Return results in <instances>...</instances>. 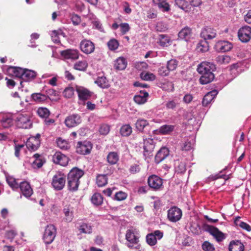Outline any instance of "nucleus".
Here are the masks:
<instances>
[{
  "label": "nucleus",
  "mask_w": 251,
  "mask_h": 251,
  "mask_svg": "<svg viewBox=\"0 0 251 251\" xmlns=\"http://www.w3.org/2000/svg\"><path fill=\"white\" fill-rule=\"evenodd\" d=\"M140 236L138 231L135 228H130L127 230L126 234V239L127 241V246L130 248L140 249L141 245L138 244Z\"/></svg>",
  "instance_id": "obj_1"
},
{
  "label": "nucleus",
  "mask_w": 251,
  "mask_h": 251,
  "mask_svg": "<svg viewBox=\"0 0 251 251\" xmlns=\"http://www.w3.org/2000/svg\"><path fill=\"white\" fill-rule=\"evenodd\" d=\"M15 122L19 128L27 129L30 128L32 126L30 116L26 113L18 114L16 118Z\"/></svg>",
  "instance_id": "obj_2"
},
{
  "label": "nucleus",
  "mask_w": 251,
  "mask_h": 251,
  "mask_svg": "<svg viewBox=\"0 0 251 251\" xmlns=\"http://www.w3.org/2000/svg\"><path fill=\"white\" fill-rule=\"evenodd\" d=\"M66 183V176L61 172H57L53 176L51 185L53 188L57 191L61 190L65 186Z\"/></svg>",
  "instance_id": "obj_3"
},
{
  "label": "nucleus",
  "mask_w": 251,
  "mask_h": 251,
  "mask_svg": "<svg viewBox=\"0 0 251 251\" xmlns=\"http://www.w3.org/2000/svg\"><path fill=\"white\" fill-rule=\"evenodd\" d=\"M56 232V228L53 225H48L43 236L44 242L47 245L50 244L54 241Z\"/></svg>",
  "instance_id": "obj_4"
},
{
  "label": "nucleus",
  "mask_w": 251,
  "mask_h": 251,
  "mask_svg": "<svg viewBox=\"0 0 251 251\" xmlns=\"http://www.w3.org/2000/svg\"><path fill=\"white\" fill-rule=\"evenodd\" d=\"M148 183L150 187L154 190H160L163 188V179L156 175L150 176Z\"/></svg>",
  "instance_id": "obj_5"
},
{
  "label": "nucleus",
  "mask_w": 251,
  "mask_h": 251,
  "mask_svg": "<svg viewBox=\"0 0 251 251\" xmlns=\"http://www.w3.org/2000/svg\"><path fill=\"white\" fill-rule=\"evenodd\" d=\"M181 210L176 206H173L168 210L167 217L172 222L178 221L182 217Z\"/></svg>",
  "instance_id": "obj_6"
},
{
  "label": "nucleus",
  "mask_w": 251,
  "mask_h": 251,
  "mask_svg": "<svg viewBox=\"0 0 251 251\" xmlns=\"http://www.w3.org/2000/svg\"><path fill=\"white\" fill-rule=\"evenodd\" d=\"M92 149V145L89 141L78 142L76 146V152L81 154H89Z\"/></svg>",
  "instance_id": "obj_7"
},
{
  "label": "nucleus",
  "mask_w": 251,
  "mask_h": 251,
  "mask_svg": "<svg viewBox=\"0 0 251 251\" xmlns=\"http://www.w3.org/2000/svg\"><path fill=\"white\" fill-rule=\"evenodd\" d=\"M163 236V232L160 230H156L147 235L146 241L149 245L152 246L157 243V240H160Z\"/></svg>",
  "instance_id": "obj_8"
},
{
  "label": "nucleus",
  "mask_w": 251,
  "mask_h": 251,
  "mask_svg": "<svg viewBox=\"0 0 251 251\" xmlns=\"http://www.w3.org/2000/svg\"><path fill=\"white\" fill-rule=\"evenodd\" d=\"M239 39L244 43L248 42L251 38V27L245 26L241 28L238 32Z\"/></svg>",
  "instance_id": "obj_9"
},
{
  "label": "nucleus",
  "mask_w": 251,
  "mask_h": 251,
  "mask_svg": "<svg viewBox=\"0 0 251 251\" xmlns=\"http://www.w3.org/2000/svg\"><path fill=\"white\" fill-rule=\"evenodd\" d=\"M81 122V117L77 114H72L67 117L64 122L65 125L70 128L77 126Z\"/></svg>",
  "instance_id": "obj_10"
},
{
  "label": "nucleus",
  "mask_w": 251,
  "mask_h": 251,
  "mask_svg": "<svg viewBox=\"0 0 251 251\" xmlns=\"http://www.w3.org/2000/svg\"><path fill=\"white\" fill-rule=\"evenodd\" d=\"M81 50L85 54L92 53L95 50V45L90 40L84 39L80 43Z\"/></svg>",
  "instance_id": "obj_11"
},
{
  "label": "nucleus",
  "mask_w": 251,
  "mask_h": 251,
  "mask_svg": "<svg viewBox=\"0 0 251 251\" xmlns=\"http://www.w3.org/2000/svg\"><path fill=\"white\" fill-rule=\"evenodd\" d=\"M216 69L215 65L209 62L203 61L200 64L197 68V71L200 74L208 72L214 71Z\"/></svg>",
  "instance_id": "obj_12"
},
{
  "label": "nucleus",
  "mask_w": 251,
  "mask_h": 251,
  "mask_svg": "<svg viewBox=\"0 0 251 251\" xmlns=\"http://www.w3.org/2000/svg\"><path fill=\"white\" fill-rule=\"evenodd\" d=\"M52 161L54 163L62 166H66L69 162V158L60 152H56L52 156Z\"/></svg>",
  "instance_id": "obj_13"
},
{
  "label": "nucleus",
  "mask_w": 251,
  "mask_h": 251,
  "mask_svg": "<svg viewBox=\"0 0 251 251\" xmlns=\"http://www.w3.org/2000/svg\"><path fill=\"white\" fill-rule=\"evenodd\" d=\"M232 47V44L227 41H219L215 45V49L218 52L228 51Z\"/></svg>",
  "instance_id": "obj_14"
},
{
  "label": "nucleus",
  "mask_w": 251,
  "mask_h": 251,
  "mask_svg": "<svg viewBox=\"0 0 251 251\" xmlns=\"http://www.w3.org/2000/svg\"><path fill=\"white\" fill-rule=\"evenodd\" d=\"M215 29L210 27L206 26L202 29L201 35L204 40H211L214 38L216 36Z\"/></svg>",
  "instance_id": "obj_15"
},
{
  "label": "nucleus",
  "mask_w": 251,
  "mask_h": 251,
  "mask_svg": "<svg viewBox=\"0 0 251 251\" xmlns=\"http://www.w3.org/2000/svg\"><path fill=\"white\" fill-rule=\"evenodd\" d=\"M19 187H20L23 195L27 198H29L33 194L32 189L29 183L26 181L21 182Z\"/></svg>",
  "instance_id": "obj_16"
},
{
  "label": "nucleus",
  "mask_w": 251,
  "mask_h": 251,
  "mask_svg": "<svg viewBox=\"0 0 251 251\" xmlns=\"http://www.w3.org/2000/svg\"><path fill=\"white\" fill-rule=\"evenodd\" d=\"M61 55L66 59L76 60L78 58L79 51L75 49H68L61 52Z\"/></svg>",
  "instance_id": "obj_17"
},
{
  "label": "nucleus",
  "mask_w": 251,
  "mask_h": 251,
  "mask_svg": "<svg viewBox=\"0 0 251 251\" xmlns=\"http://www.w3.org/2000/svg\"><path fill=\"white\" fill-rule=\"evenodd\" d=\"M178 36L180 39L184 40L186 42L189 41L192 36L191 28L188 26L184 27L179 32Z\"/></svg>",
  "instance_id": "obj_18"
},
{
  "label": "nucleus",
  "mask_w": 251,
  "mask_h": 251,
  "mask_svg": "<svg viewBox=\"0 0 251 251\" xmlns=\"http://www.w3.org/2000/svg\"><path fill=\"white\" fill-rule=\"evenodd\" d=\"M40 145V140L38 137H30L27 141L26 146L29 150L36 151Z\"/></svg>",
  "instance_id": "obj_19"
},
{
  "label": "nucleus",
  "mask_w": 251,
  "mask_h": 251,
  "mask_svg": "<svg viewBox=\"0 0 251 251\" xmlns=\"http://www.w3.org/2000/svg\"><path fill=\"white\" fill-rule=\"evenodd\" d=\"M169 154V151L168 148L166 147L161 148L159 151H158L155 156V162L158 164L163 160Z\"/></svg>",
  "instance_id": "obj_20"
},
{
  "label": "nucleus",
  "mask_w": 251,
  "mask_h": 251,
  "mask_svg": "<svg viewBox=\"0 0 251 251\" xmlns=\"http://www.w3.org/2000/svg\"><path fill=\"white\" fill-rule=\"evenodd\" d=\"M157 43L161 47H167L171 45L172 40L168 35L159 34L157 39Z\"/></svg>",
  "instance_id": "obj_21"
},
{
  "label": "nucleus",
  "mask_w": 251,
  "mask_h": 251,
  "mask_svg": "<svg viewBox=\"0 0 251 251\" xmlns=\"http://www.w3.org/2000/svg\"><path fill=\"white\" fill-rule=\"evenodd\" d=\"M107 170L109 171L106 175H98L96 178V183L99 187H102L105 186L107 183V175L112 173L113 170L107 168Z\"/></svg>",
  "instance_id": "obj_22"
},
{
  "label": "nucleus",
  "mask_w": 251,
  "mask_h": 251,
  "mask_svg": "<svg viewBox=\"0 0 251 251\" xmlns=\"http://www.w3.org/2000/svg\"><path fill=\"white\" fill-rule=\"evenodd\" d=\"M76 92L78 94L79 99L83 100L89 99L91 96V92L87 89L82 87H77Z\"/></svg>",
  "instance_id": "obj_23"
},
{
  "label": "nucleus",
  "mask_w": 251,
  "mask_h": 251,
  "mask_svg": "<svg viewBox=\"0 0 251 251\" xmlns=\"http://www.w3.org/2000/svg\"><path fill=\"white\" fill-rule=\"evenodd\" d=\"M83 175L84 172L82 170L77 168H74L69 173L68 177L79 181V179Z\"/></svg>",
  "instance_id": "obj_24"
},
{
  "label": "nucleus",
  "mask_w": 251,
  "mask_h": 251,
  "mask_svg": "<svg viewBox=\"0 0 251 251\" xmlns=\"http://www.w3.org/2000/svg\"><path fill=\"white\" fill-rule=\"evenodd\" d=\"M24 70L22 68L11 66L8 69V73L13 76L22 78Z\"/></svg>",
  "instance_id": "obj_25"
},
{
  "label": "nucleus",
  "mask_w": 251,
  "mask_h": 251,
  "mask_svg": "<svg viewBox=\"0 0 251 251\" xmlns=\"http://www.w3.org/2000/svg\"><path fill=\"white\" fill-rule=\"evenodd\" d=\"M149 94L146 91H140V94L136 95L134 97V101L138 104H142L147 101Z\"/></svg>",
  "instance_id": "obj_26"
},
{
  "label": "nucleus",
  "mask_w": 251,
  "mask_h": 251,
  "mask_svg": "<svg viewBox=\"0 0 251 251\" xmlns=\"http://www.w3.org/2000/svg\"><path fill=\"white\" fill-rule=\"evenodd\" d=\"M213 71L208 72L203 74H201L200 82L202 84H206L211 82L214 78Z\"/></svg>",
  "instance_id": "obj_27"
},
{
  "label": "nucleus",
  "mask_w": 251,
  "mask_h": 251,
  "mask_svg": "<svg viewBox=\"0 0 251 251\" xmlns=\"http://www.w3.org/2000/svg\"><path fill=\"white\" fill-rule=\"evenodd\" d=\"M218 92L216 90H213L207 93L203 97L202 103L203 106H207L212 101L215 96L217 95Z\"/></svg>",
  "instance_id": "obj_28"
},
{
  "label": "nucleus",
  "mask_w": 251,
  "mask_h": 251,
  "mask_svg": "<svg viewBox=\"0 0 251 251\" xmlns=\"http://www.w3.org/2000/svg\"><path fill=\"white\" fill-rule=\"evenodd\" d=\"M209 232L218 242L223 241L226 237L223 233L215 227L210 228Z\"/></svg>",
  "instance_id": "obj_29"
},
{
  "label": "nucleus",
  "mask_w": 251,
  "mask_h": 251,
  "mask_svg": "<svg viewBox=\"0 0 251 251\" xmlns=\"http://www.w3.org/2000/svg\"><path fill=\"white\" fill-rule=\"evenodd\" d=\"M244 246L240 241H233L230 243L229 251H244Z\"/></svg>",
  "instance_id": "obj_30"
},
{
  "label": "nucleus",
  "mask_w": 251,
  "mask_h": 251,
  "mask_svg": "<svg viewBox=\"0 0 251 251\" xmlns=\"http://www.w3.org/2000/svg\"><path fill=\"white\" fill-rule=\"evenodd\" d=\"M143 148L144 152H146L148 154L151 152L154 148L153 140L151 138L144 139Z\"/></svg>",
  "instance_id": "obj_31"
},
{
  "label": "nucleus",
  "mask_w": 251,
  "mask_h": 251,
  "mask_svg": "<svg viewBox=\"0 0 251 251\" xmlns=\"http://www.w3.org/2000/svg\"><path fill=\"white\" fill-rule=\"evenodd\" d=\"M127 64V61L124 57H120L115 60L114 67L116 70H123L126 67Z\"/></svg>",
  "instance_id": "obj_32"
},
{
  "label": "nucleus",
  "mask_w": 251,
  "mask_h": 251,
  "mask_svg": "<svg viewBox=\"0 0 251 251\" xmlns=\"http://www.w3.org/2000/svg\"><path fill=\"white\" fill-rule=\"evenodd\" d=\"M35 160L32 163V166L34 169L40 168L45 163L41 155L38 153H36L33 155Z\"/></svg>",
  "instance_id": "obj_33"
},
{
  "label": "nucleus",
  "mask_w": 251,
  "mask_h": 251,
  "mask_svg": "<svg viewBox=\"0 0 251 251\" xmlns=\"http://www.w3.org/2000/svg\"><path fill=\"white\" fill-rule=\"evenodd\" d=\"M175 126L172 125H165L160 127L158 132L162 135L171 134L174 130Z\"/></svg>",
  "instance_id": "obj_34"
},
{
  "label": "nucleus",
  "mask_w": 251,
  "mask_h": 251,
  "mask_svg": "<svg viewBox=\"0 0 251 251\" xmlns=\"http://www.w3.org/2000/svg\"><path fill=\"white\" fill-rule=\"evenodd\" d=\"M36 76V73L35 72L30 70L25 69L22 79L26 81H30L33 79Z\"/></svg>",
  "instance_id": "obj_35"
},
{
  "label": "nucleus",
  "mask_w": 251,
  "mask_h": 251,
  "mask_svg": "<svg viewBox=\"0 0 251 251\" xmlns=\"http://www.w3.org/2000/svg\"><path fill=\"white\" fill-rule=\"evenodd\" d=\"M67 179L68 189L73 192L77 190L80 181L69 177Z\"/></svg>",
  "instance_id": "obj_36"
},
{
  "label": "nucleus",
  "mask_w": 251,
  "mask_h": 251,
  "mask_svg": "<svg viewBox=\"0 0 251 251\" xmlns=\"http://www.w3.org/2000/svg\"><path fill=\"white\" fill-rule=\"evenodd\" d=\"M119 156L116 152H110L107 156V162L111 165H114L117 163L119 160Z\"/></svg>",
  "instance_id": "obj_37"
},
{
  "label": "nucleus",
  "mask_w": 251,
  "mask_h": 251,
  "mask_svg": "<svg viewBox=\"0 0 251 251\" xmlns=\"http://www.w3.org/2000/svg\"><path fill=\"white\" fill-rule=\"evenodd\" d=\"M234 223L236 226H239L247 231H251V226L246 223L241 221L240 217H237L235 218Z\"/></svg>",
  "instance_id": "obj_38"
},
{
  "label": "nucleus",
  "mask_w": 251,
  "mask_h": 251,
  "mask_svg": "<svg viewBox=\"0 0 251 251\" xmlns=\"http://www.w3.org/2000/svg\"><path fill=\"white\" fill-rule=\"evenodd\" d=\"M175 166L176 172L177 173H183L186 171V164L184 162L176 160Z\"/></svg>",
  "instance_id": "obj_39"
},
{
  "label": "nucleus",
  "mask_w": 251,
  "mask_h": 251,
  "mask_svg": "<svg viewBox=\"0 0 251 251\" xmlns=\"http://www.w3.org/2000/svg\"><path fill=\"white\" fill-rule=\"evenodd\" d=\"M216 61L220 65H225L230 62L231 58L227 55H221L216 57Z\"/></svg>",
  "instance_id": "obj_40"
},
{
  "label": "nucleus",
  "mask_w": 251,
  "mask_h": 251,
  "mask_svg": "<svg viewBox=\"0 0 251 251\" xmlns=\"http://www.w3.org/2000/svg\"><path fill=\"white\" fill-rule=\"evenodd\" d=\"M132 132V127L129 125H124L120 128V134L122 136H128Z\"/></svg>",
  "instance_id": "obj_41"
},
{
  "label": "nucleus",
  "mask_w": 251,
  "mask_h": 251,
  "mask_svg": "<svg viewBox=\"0 0 251 251\" xmlns=\"http://www.w3.org/2000/svg\"><path fill=\"white\" fill-rule=\"evenodd\" d=\"M95 83L102 88H107L109 86L108 81L105 76L99 77L95 81Z\"/></svg>",
  "instance_id": "obj_42"
},
{
  "label": "nucleus",
  "mask_w": 251,
  "mask_h": 251,
  "mask_svg": "<svg viewBox=\"0 0 251 251\" xmlns=\"http://www.w3.org/2000/svg\"><path fill=\"white\" fill-rule=\"evenodd\" d=\"M13 121L12 118L10 116H3L1 120V126L4 128H8L13 125Z\"/></svg>",
  "instance_id": "obj_43"
},
{
  "label": "nucleus",
  "mask_w": 251,
  "mask_h": 251,
  "mask_svg": "<svg viewBox=\"0 0 251 251\" xmlns=\"http://www.w3.org/2000/svg\"><path fill=\"white\" fill-rule=\"evenodd\" d=\"M6 180L9 186L13 189H17L19 188V184L16 179L9 175H6Z\"/></svg>",
  "instance_id": "obj_44"
},
{
  "label": "nucleus",
  "mask_w": 251,
  "mask_h": 251,
  "mask_svg": "<svg viewBox=\"0 0 251 251\" xmlns=\"http://www.w3.org/2000/svg\"><path fill=\"white\" fill-rule=\"evenodd\" d=\"M78 230L80 233L85 234H90L92 232L91 225L85 223H83L80 225Z\"/></svg>",
  "instance_id": "obj_45"
},
{
  "label": "nucleus",
  "mask_w": 251,
  "mask_h": 251,
  "mask_svg": "<svg viewBox=\"0 0 251 251\" xmlns=\"http://www.w3.org/2000/svg\"><path fill=\"white\" fill-rule=\"evenodd\" d=\"M148 125V122L143 119H139L135 123L136 128L140 131H142L144 128Z\"/></svg>",
  "instance_id": "obj_46"
},
{
  "label": "nucleus",
  "mask_w": 251,
  "mask_h": 251,
  "mask_svg": "<svg viewBox=\"0 0 251 251\" xmlns=\"http://www.w3.org/2000/svg\"><path fill=\"white\" fill-rule=\"evenodd\" d=\"M142 79L146 81H153L155 79V75L150 72H143L140 74Z\"/></svg>",
  "instance_id": "obj_47"
},
{
  "label": "nucleus",
  "mask_w": 251,
  "mask_h": 251,
  "mask_svg": "<svg viewBox=\"0 0 251 251\" xmlns=\"http://www.w3.org/2000/svg\"><path fill=\"white\" fill-rule=\"evenodd\" d=\"M91 201L96 205H101L103 202V197L99 193H95L92 197Z\"/></svg>",
  "instance_id": "obj_48"
},
{
  "label": "nucleus",
  "mask_w": 251,
  "mask_h": 251,
  "mask_svg": "<svg viewBox=\"0 0 251 251\" xmlns=\"http://www.w3.org/2000/svg\"><path fill=\"white\" fill-rule=\"evenodd\" d=\"M65 215L64 220L67 222H71L74 218L73 211L69 207H65L63 210Z\"/></svg>",
  "instance_id": "obj_49"
},
{
  "label": "nucleus",
  "mask_w": 251,
  "mask_h": 251,
  "mask_svg": "<svg viewBox=\"0 0 251 251\" xmlns=\"http://www.w3.org/2000/svg\"><path fill=\"white\" fill-rule=\"evenodd\" d=\"M194 142L193 139L187 140L181 145V149L183 151H188L193 149Z\"/></svg>",
  "instance_id": "obj_50"
},
{
  "label": "nucleus",
  "mask_w": 251,
  "mask_h": 251,
  "mask_svg": "<svg viewBox=\"0 0 251 251\" xmlns=\"http://www.w3.org/2000/svg\"><path fill=\"white\" fill-rule=\"evenodd\" d=\"M56 143L57 146L62 150H67L70 148L68 142L61 138H58Z\"/></svg>",
  "instance_id": "obj_51"
},
{
  "label": "nucleus",
  "mask_w": 251,
  "mask_h": 251,
  "mask_svg": "<svg viewBox=\"0 0 251 251\" xmlns=\"http://www.w3.org/2000/svg\"><path fill=\"white\" fill-rule=\"evenodd\" d=\"M31 98L33 100L37 102H41L45 101L47 98V96L41 93H34L31 95Z\"/></svg>",
  "instance_id": "obj_52"
},
{
  "label": "nucleus",
  "mask_w": 251,
  "mask_h": 251,
  "mask_svg": "<svg viewBox=\"0 0 251 251\" xmlns=\"http://www.w3.org/2000/svg\"><path fill=\"white\" fill-rule=\"evenodd\" d=\"M87 66L88 64L86 61H79L75 64L74 69L79 71H85Z\"/></svg>",
  "instance_id": "obj_53"
},
{
  "label": "nucleus",
  "mask_w": 251,
  "mask_h": 251,
  "mask_svg": "<svg viewBox=\"0 0 251 251\" xmlns=\"http://www.w3.org/2000/svg\"><path fill=\"white\" fill-rule=\"evenodd\" d=\"M107 45L110 50H115L118 49L119 43L116 39H111L107 42Z\"/></svg>",
  "instance_id": "obj_54"
},
{
  "label": "nucleus",
  "mask_w": 251,
  "mask_h": 251,
  "mask_svg": "<svg viewBox=\"0 0 251 251\" xmlns=\"http://www.w3.org/2000/svg\"><path fill=\"white\" fill-rule=\"evenodd\" d=\"M37 112L38 115L42 118H47L50 114L49 110L46 107H39Z\"/></svg>",
  "instance_id": "obj_55"
},
{
  "label": "nucleus",
  "mask_w": 251,
  "mask_h": 251,
  "mask_svg": "<svg viewBox=\"0 0 251 251\" xmlns=\"http://www.w3.org/2000/svg\"><path fill=\"white\" fill-rule=\"evenodd\" d=\"M63 32L61 31V30H53L51 31V33H50V36L52 39V40L54 43H59L60 42L59 39V35L62 34Z\"/></svg>",
  "instance_id": "obj_56"
},
{
  "label": "nucleus",
  "mask_w": 251,
  "mask_h": 251,
  "mask_svg": "<svg viewBox=\"0 0 251 251\" xmlns=\"http://www.w3.org/2000/svg\"><path fill=\"white\" fill-rule=\"evenodd\" d=\"M190 229L193 234L196 235L199 234L201 232V226L196 223L191 224Z\"/></svg>",
  "instance_id": "obj_57"
},
{
  "label": "nucleus",
  "mask_w": 251,
  "mask_h": 251,
  "mask_svg": "<svg viewBox=\"0 0 251 251\" xmlns=\"http://www.w3.org/2000/svg\"><path fill=\"white\" fill-rule=\"evenodd\" d=\"M110 130V127L108 125L102 124L100 127L99 132L100 134L106 135L109 132Z\"/></svg>",
  "instance_id": "obj_58"
},
{
  "label": "nucleus",
  "mask_w": 251,
  "mask_h": 251,
  "mask_svg": "<svg viewBox=\"0 0 251 251\" xmlns=\"http://www.w3.org/2000/svg\"><path fill=\"white\" fill-rule=\"evenodd\" d=\"M75 92L74 89L72 87L66 88L63 92V96L67 98H71L74 95Z\"/></svg>",
  "instance_id": "obj_59"
},
{
  "label": "nucleus",
  "mask_w": 251,
  "mask_h": 251,
  "mask_svg": "<svg viewBox=\"0 0 251 251\" xmlns=\"http://www.w3.org/2000/svg\"><path fill=\"white\" fill-rule=\"evenodd\" d=\"M177 66V61L176 59H171L167 62V67L170 71L175 70Z\"/></svg>",
  "instance_id": "obj_60"
},
{
  "label": "nucleus",
  "mask_w": 251,
  "mask_h": 251,
  "mask_svg": "<svg viewBox=\"0 0 251 251\" xmlns=\"http://www.w3.org/2000/svg\"><path fill=\"white\" fill-rule=\"evenodd\" d=\"M127 195L126 193L123 191H119L117 192L115 195V200L121 201L125 200L127 198Z\"/></svg>",
  "instance_id": "obj_61"
},
{
  "label": "nucleus",
  "mask_w": 251,
  "mask_h": 251,
  "mask_svg": "<svg viewBox=\"0 0 251 251\" xmlns=\"http://www.w3.org/2000/svg\"><path fill=\"white\" fill-rule=\"evenodd\" d=\"M175 3L182 10H185L188 6V3L185 0H175Z\"/></svg>",
  "instance_id": "obj_62"
},
{
  "label": "nucleus",
  "mask_w": 251,
  "mask_h": 251,
  "mask_svg": "<svg viewBox=\"0 0 251 251\" xmlns=\"http://www.w3.org/2000/svg\"><path fill=\"white\" fill-rule=\"evenodd\" d=\"M202 248L204 251H213L215 248L213 244L208 241H205L202 245Z\"/></svg>",
  "instance_id": "obj_63"
},
{
  "label": "nucleus",
  "mask_w": 251,
  "mask_h": 251,
  "mask_svg": "<svg viewBox=\"0 0 251 251\" xmlns=\"http://www.w3.org/2000/svg\"><path fill=\"white\" fill-rule=\"evenodd\" d=\"M198 49L202 52H206L209 50V46L206 41L201 42L199 43Z\"/></svg>",
  "instance_id": "obj_64"
}]
</instances>
